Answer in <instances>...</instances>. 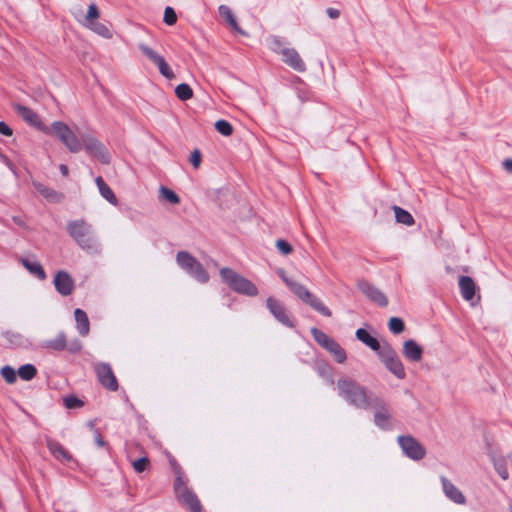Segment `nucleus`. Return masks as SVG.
Here are the masks:
<instances>
[{
  "mask_svg": "<svg viewBox=\"0 0 512 512\" xmlns=\"http://www.w3.org/2000/svg\"><path fill=\"white\" fill-rule=\"evenodd\" d=\"M0 373L8 384H13L17 379V372L11 366L2 367Z\"/></svg>",
  "mask_w": 512,
  "mask_h": 512,
  "instance_id": "nucleus-36",
  "label": "nucleus"
},
{
  "mask_svg": "<svg viewBox=\"0 0 512 512\" xmlns=\"http://www.w3.org/2000/svg\"><path fill=\"white\" fill-rule=\"evenodd\" d=\"M215 129L223 136H230L233 133V126L226 120H218L215 123Z\"/></svg>",
  "mask_w": 512,
  "mask_h": 512,
  "instance_id": "nucleus-34",
  "label": "nucleus"
},
{
  "mask_svg": "<svg viewBox=\"0 0 512 512\" xmlns=\"http://www.w3.org/2000/svg\"><path fill=\"white\" fill-rule=\"evenodd\" d=\"M194 279L201 283H205L209 279L208 273L203 269V267L194 260Z\"/></svg>",
  "mask_w": 512,
  "mask_h": 512,
  "instance_id": "nucleus-38",
  "label": "nucleus"
},
{
  "mask_svg": "<svg viewBox=\"0 0 512 512\" xmlns=\"http://www.w3.org/2000/svg\"><path fill=\"white\" fill-rule=\"evenodd\" d=\"M139 50L148 60H150L155 66H157L162 76L169 80L175 78L173 70L171 69V67L161 54H159L157 51H155L153 48L149 47L146 44H140Z\"/></svg>",
  "mask_w": 512,
  "mask_h": 512,
  "instance_id": "nucleus-10",
  "label": "nucleus"
},
{
  "mask_svg": "<svg viewBox=\"0 0 512 512\" xmlns=\"http://www.w3.org/2000/svg\"><path fill=\"white\" fill-rule=\"evenodd\" d=\"M460 293L466 301H471L476 293V285L469 276H461L458 281Z\"/></svg>",
  "mask_w": 512,
  "mask_h": 512,
  "instance_id": "nucleus-21",
  "label": "nucleus"
},
{
  "mask_svg": "<svg viewBox=\"0 0 512 512\" xmlns=\"http://www.w3.org/2000/svg\"><path fill=\"white\" fill-rule=\"evenodd\" d=\"M503 166H504L506 171L512 173V159H506L503 162Z\"/></svg>",
  "mask_w": 512,
  "mask_h": 512,
  "instance_id": "nucleus-47",
  "label": "nucleus"
},
{
  "mask_svg": "<svg viewBox=\"0 0 512 512\" xmlns=\"http://www.w3.org/2000/svg\"><path fill=\"white\" fill-rule=\"evenodd\" d=\"M67 346L66 336L63 332L59 333L55 339L49 340L45 343V347L53 350L61 351Z\"/></svg>",
  "mask_w": 512,
  "mask_h": 512,
  "instance_id": "nucleus-31",
  "label": "nucleus"
},
{
  "mask_svg": "<svg viewBox=\"0 0 512 512\" xmlns=\"http://www.w3.org/2000/svg\"><path fill=\"white\" fill-rule=\"evenodd\" d=\"M283 281L289 289L303 302L310 305L314 310L326 317H331V310L324 305V303L316 296H313L310 291L302 284L293 281L286 276H282Z\"/></svg>",
  "mask_w": 512,
  "mask_h": 512,
  "instance_id": "nucleus-4",
  "label": "nucleus"
},
{
  "mask_svg": "<svg viewBox=\"0 0 512 512\" xmlns=\"http://www.w3.org/2000/svg\"><path fill=\"white\" fill-rule=\"evenodd\" d=\"M282 56V61L297 72H304L306 65L298 51L294 48H284L277 51Z\"/></svg>",
  "mask_w": 512,
  "mask_h": 512,
  "instance_id": "nucleus-14",
  "label": "nucleus"
},
{
  "mask_svg": "<svg viewBox=\"0 0 512 512\" xmlns=\"http://www.w3.org/2000/svg\"><path fill=\"white\" fill-rule=\"evenodd\" d=\"M0 133L9 137L13 134V131L5 122H0Z\"/></svg>",
  "mask_w": 512,
  "mask_h": 512,
  "instance_id": "nucleus-43",
  "label": "nucleus"
},
{
  "mask_svg": "<svg viewBox=\"0 0 512 512\" xmlns=\"http://www.w3.org/2000/svg\"><path fill=\"white\" fill-rule=\"evenodd\" d=\"M220 275L223 281L235 292L250 297L258 295L257 287L247 278L229 268H222Z\"/></svg>",
  "mask_w": 512,
  "mask_h": 512,
  "instance_id": "nucleus-5",
  "label": "nucleus"
},
{
  "mask_svg": "<svg viewBox=\"0 0 512 512\" xmlns=\"http://www.w3.org/2000/svg\"><path fill=\"white\" fill-rule=\"evenodd\" d=\"M402 352L406 359L418 362L422 359L423 349L415 340L409 339L403 343Z\"/></svg>",
  "mask_w": 512,
  "mask_h": 512,
  "instance_id": "nucleus-20",
  "label": "nucleus"
},
{
  "mask_svg": "<svg viewBox=\"0 0 512 512\" xmlns=\"http://www.w3.org/2000/svg\"><path fill=\"white\" fill-rule=\"evenodd\" d=\"M81 349V344L80 343H74L72 345V347L70 348V351L72 352H77Z\"/></svg>",
  "mask_w": 512,
  "mask_h": 512,
  "instance_id": "nucleus-50",
  "label": "nucleus"
},
{
  "mask_svg": "<svg viewBox=\"0 0 512 512\" xmlns=\"http://www.w3.org/2000/svg\"><path fill=\"white\" fill-rule=\"evenodd\" d=\"M96 374L100 383L111 391L118 389V383L111 367L106 363L96 365Z\"/></svg>",
  "mask_w": 512,
  "mask_h": 512,
  "instance_id": "nucleus-15",
  "label": "nucleus"
},
{
  "mask_svg": "<svg viewBox=\"0 0 512 512\" xmlns=\"http://www.w3.org/2000/svg\"><path fill=\"white\" fill-rule=\"evenodd\" d=\"M326 12H327V15H328L330 18H332V19H336V18H338V17H339V15H340L339 10H337V9H335V8H328Z\"/></svg>",
  "mask_w": 512,
  "mask_h": 512,
  "instance_id": "nucleus-45",
  "label": "nucleus"
},
{
  "mask_svg": "<svg viewBox=\"0 0 512 512\" xmlns=\"http://www.w3.org/2000/svg\"><path fill=\"white\" fill-rule=\"evenodd\" d=\"M372 405L380 408L374 415L375 424L382 429H387L390 425V414L385 408L383 401L375 397Z\"/></svg>",
  "mask_w": 512,
  "mask_h": 512,
  "instance_id": "nucleus-19",
  "label": "nucleus"
},
{
  "mask_svg": "<svg viewBox=\"0 0 512 512\" xmlns=\"http://www.w3.org/2000/svg\"><path fill=\"white\" fill-rule=\"evenodd\" d=\"M163 21L169 26L174 25L176 23L177 15L172 7L168 6L165 8Z\"/></svg>",
  "mask_w": 512,
  "mask_h": 512,
  "instance_id": "nucleus-39",
  "label": "nucleus"
},
{
  "mask_svg": "<svg viewBox=\"0 0 512 512\" xmlns=\"http://www.w3.org/2000/svg\"><path fill=\"white\" fill-rule=\"evenodd\" d=\"M177 263L190 271L192 269V257L187 252H179L176 257Z\"/></svg>",
  "mask_w": 512,
  "mask_h": 512,
  "instance_id": "nucleus-37",
  "label": "nucleus"
},
{
  "mask_svg": "<svg viewBox=\"0 0 512 512\" xmlns=\"http://www.w3.org/2000/svg\"><path fill=\"white\" fill-rule=\"evenodd\" d=\"M378 356L384 366L398 379H404L406 376L404 365L397 352L390 346L385 345L378 352Z\"/></svg>",
  "mask_w": 512,
  "mask_h": 512,
  "instance_id": "nucleus-7",
  "label": "nucleus"
},
{
  "mask_svg": "<svg viewBox=\"0 0 512 512\" xmlns=\"http://www.w3.org/2000/svg\"><path fill=\"white\" fill-rule=\"evenodd\" d=\"M67 230L80 247L89 251L96 250V241L91 235V226L84 220L69 222Z\"/></svg>",
  "mask_w": 512,
  "mask_h": 512,
  "instance_id": "nucleus-6",
  "label": "nucleus"
},
{
  "mask_svg": "<svg viewBox=\"0 0 512 512\" xmlns=\"http://www.w3.org/2000/svg\"><path fill=\"white\" fill-rule=\"evenodd\" d=\"M360 291L377 305L385 307L388 305V299L385 294L368 282H360L358 285Z\"/></svg>",
  "mask_w": 512,
  "mask_h": 512,
  "instance_id": "nucleus-16",
  "label": "nucleus"
},
{
  "mask_svg": "<svg viewBox=\"0 0 512 512\" xmlns=\"http://www.w3.org/2000/svg\"><path fill=\"white\" fill-rule=\"evenodd\" d=\"M49 135L56 136L71 153H78L85 149L89 154L98 158L103 164L110 163V154L106 147L92 135L86 134L78 137L76 133L64 122L55 121L49 127Z\"/></svg>",
  "mask_w": 512,
  "mask_h": 512,
  "instance_id": "nucleus-1",
  "label": "nucleus"
},
{
  "mask_svg": "<svg viewBox=\"0 0 512 512\" xmlns=\"http://www.w3.org/2000/svg\"><path fill=\"white\" fill-rule=\"evenodd\" d=\"M148 463H149L148 458L142 457V458H139V459L133 461L132 465L136 472L141 473L146 469Z\"/></svg>",
  "mask_w": 512,
  "mask_h": 512,
  "instance_id": "nucleus-42",
  "label": "nucleus"
},
{
  "mask_svg": "<svg viewBox=\"0 0 512 512\" xmlns=\"http://www.w3.org/2000/svg\"><path fill=\"white\" fill-rule=\"evenodd\" d=\"M275 244L279 252L283 255H289L293 251L292 246L286 240L278 239Z\"/></svg>",
  "mask_w": 512,
  "mask_h": 512,
  "instance_id": "nucleus-40",
  "label": "nucleus"
},
{
  "mask_svg": "<svg viewBox=\"0 0 512 512\" xmlns=\"http://www.w3.org/2000/svg\"><path fill=\"white\" fill-rule=\"evenodd\" d=\"M499 475L501 476L502 479L506 480L508 478V472L506 469H503V470H499Z\"/></svg>",
  "mask_w": 512,
  "mask_h": 512,
  "instance_id": "nucleus-51",
  "label": "nucleus"
},
{
  "mask_svg": "<svg viewBox=\"0 0 512 512\" xmlns=\"http://www.w3.org/2000/svg\"><path fill=\"white\" fill-rule=\"evenodd\" d=\"M193 507H194V512H201V510H202V506L200 504V501L195 496H194Z\"/></svg>",
  "mask_w": 512,
  "mask_h": 512,
  "instance_id": "nucleus-48",
  "label": "nucleus"
},
{
  "mask_svg": "<svg viewBox=\"0 0 512 512\" xmlns=\"http://www.w3.org/2000/svg\"><path fill=\"white\" fill-rule=\"evenodd\" d=\"M14 110L22 119L30 126L35 127L43 133H50L49 127L46 126L40 119L39 115L27 106L15 104Z\"/></svg>",
  "mask_w": 512,
  "mask_h": 512,
  "instance_id": "nucleus-13",
  "label": "nucleus"
},
{
  "mask_svg": "<svg viewBox=\"0 0 512 512\" xmlns=\"http://www.w3.org/2000/svg\"><path fill=\"white\" fill-rule=\"evenodd\" d=\"M34 187L47 201L51 203H60L64 199L63 193L49 188L41 183L35 182Z\"/></svg>",
  "mask_w": 512,
  "mask_h": 512,
  "instance_id": "nucleus-23",
  "label": "nucleus"
},
{
  "mask_svg": "<svg viewBox=\"0 0 512 512\" xmlns=\"http://www.w3.org/2000/svg\"><path fill=\"white\" fill-rule=\"evenodd\" d=\"M389 330L394 334H400L404 331L405 325L401 318L391 317L388 322Z\"/></svg>",
  "mask_w": 512,
  "mask_h": 512,
  "instance_id": "nucleus-35",
  "label": "nucleus"
},
{
  "mask_svg": "<svg viewBox=\"0 0 512 512\" xmlns=\"http://www.w3.org/2000/svg\"><path fill=\"white\" fill-rule=\"evenodd\" d=\"M175 94L180 100L185 101L192 97V89L188 84L183 83L175 88Z\"/></svg>",
  "mask_w": 512,
  "mask_h": 512,
  "instance_id": "nucleus-33",
  "label": "nucleus"
},
{
  "mask_svg": "<svg viewBox=\"0 0 512 512\" xmlns=\"http://www.w3.org/2000/svg\"><path fill=\"white\" fill-rule=\"evenodd\" d=\"M219 14L220 16L229 24V26L236 31L237 33L241 35H245L246 33L239 27L236 18L232 12V10L226 6L221 5L219 7Z\"/></svg>",
  "mask_w": 512,
  "mask_h": 512,
  "instance_id": "nucleus-26",
  "label": "nucleus"
},
{
  "mask_svg": "<svg viewBox=\"0 0 512 512\" xmlns=\"http://www.w3.org/2000/svg\"><path fill=\"white\" fill-rule=\"evenodd\" d=\"M266 307L278 322L286 327L294 328V320L290 317L286 307L279 300L272 296L268 297Z\"/></svg>",
  "mask_w": 512,
  "mask_h": 512,
  "instance_id": "nucleus-12",
  "label": "nucleus"
},
{
  "mask_svg": "<svg viewBox=\"0 0 512 512\" xmlns=\"http://www.w3.org/2000/svg\"><path fill=\"white\" fill-rule=\"evenodd\" d=\"M74 317L76 321V328L81 336H87L90 331V323L88 316L82 309H75Z\"/></svg>",
  "mask_w": 512,
  "mask_h": 512,
  "instance_id": "nucleus-24",
  "label": "nucleus"
},
{
  "mask_svg": "<svg viewBox=\"0 0 512 512\" xmlns=\"http://www.w3.org/2000/svg\"><path fill=\"white\" fill-rule=\"evenodd\" d=\"M202 161V155L199 150L194 149V169L198 168Z\"/></svg>",
  "mask_w": 512,
  "mask_h": 512,
  "instance_id": "nucleus-44",
  "label": "nucleus"
},
{
  "mask_svg": "<svg viewBox=\"0 0 512 512\" xmlns=\"http://www.w3.org/2000/svg\"><path fill=\"white\" fill-rule=\"evenodd\" d=\"M444 494L447 498L456 504L463 505L466 503V498L463 493L446 477L441 476L440 478Z\"/></svg>",
  "mask_w": 512,
  "mask_h": 512,
  "instance_id": "nucleus-18",
  "label": "nucleus"
},
{
  "mask_svg": "<svg viewBox=\"0 0 512 512\" xmlns=\"http://www.w3.org/2000/svg\"><path fill=\"white\" fill-rule=\"evenodd\" d=\"M311 334L317 344L330 352L338 363L345 362L347 358L345 350L332 337L317 328H312Z\"/></svg>",
  "mask_w": 512,
  "mask_h": 512,
  "instance_id": "nucleus-8",
  "label": "nucleus"
},
{
  "mask_svg": "<svg viewBox=\"0 0 512 512\" xmlns=\"http://www.w3.org/2000/svg\"><path fill=\"white\" fill-rule=\"evenodd\" d=\"M37 370L32 364H25L18 370V375L21 379L29 381L35 377Z\"/></svg>",
  "mask_w": 512,
  "mask_h": 512,
  "instance_id": "nucleus-32",
  "label": "nucleus"
},
{
  "mask_svg": "<svg viewBox=\"0 0 512 512\" xmlns=\"http://www.w3.org/2000/svg\"><path fill=\"white\" fill-rule=\"evenodd\" d=\"M56 290L64 295H70L74 289V281L66 271H58L54 278Z\"/></svg>",
  "mask_w": 512,
  "mask_h": 512,
  "instance_id": "nucleus-17",
  "label": "nucleus"
},
{
  "mask_svg": "<svg viewBox=\"0 0 512 512\" xmlns=\"http://www.w3.org/2000/svg\"><path fill=\"white\" fill-rule=\"evenodd\" d=\"M64 403L68 409H74L83 406V402L75 396L66 397L64 399Z\"/></svg>",
  "mask_w": 512,
  "mask_h": 512,
  "instance_id": "nucleus-41",
  "label": "nucleus"
},
{
  "mask_svg": "<svg viewBox=\"0 0 512 512\" xmlns=\"http://www.w3.org/2000/svg\"><path fill=\"white\" fill-rule=\"evenodd\" d=\"M339 395L349 404L360 408L368 409L372 406L374 398L369 395L367 389L351 378H341L337 381Z\"/></svg>",
  "mask_w": 512,
  "mask_h": 512,
  "instance_id": "nucleus-2",
  "label": "nucleus"
},
{
  "mask_svg": "<svg viewBox=\"0 0 512 512\" xmlns=\"http://www.w3.org/2000/svg\"><path fill=\"white\" fill-rule=\"evenodd\" d=\"M169 463L174 475L173 491L175 499L180 505L192 511V494L188 486L189 478L174 458H170Z\"/></svg>",
  "mask_w": 512,
  "mask_h": 512,
  "instance_id": "nucleus-3",
  "label": "nucleus"
},
{
  "mask_svg": "<svg viewBox=\"0 0 512 512\" xmlns=\"http://www.w3.org/2000/svg\"><path fill=\"white\" fill-rule=\"evenodd\" d=\"M398 443L405 455L413 460H421L426 454L422 444L410 435L399 436Z\"/></svg>",
  "mask_w": 512,
  "mask_h": 512,
  "instance_id": "nucleus-11",
  "label": "nucleus"
},
{
  "mask_svg": "<svg viewBox=\"0 0 512 512\" xmlns=\"http://www.w3.org/2000/svg\"><path fill=\"white\" fill-rule=\"evenodd\" d=\"M21 264L25 267V269L37 277L40 280L46 279V273L41 265V263L36 260L35 258H21L20 259Z\"/></svg>",
  "mask_w": 512,
  "mask_h": 512,
  "instance_id": "nucleus-22",
  "label": "nucleus"
},
{
  "mask_svg": "<svg viewBox=\"0 0 512 512\" xmlns=\"http://www.w3.org/2000/svg\"><path fill=\"white\" fill-rule=\"evenodd\" d=\"M59 170H60V172L62 173L63 176H67L68 173H69L68 167L66 165H64V164H61L59 166Z\"/></svg>",
  "mask_w": 512,
  "mask_h": 512,
  "instance_id": "nucleus-49",
  "label": "nucleus"
},
{
  "mask_svg": "<svg viewBox=\"0 0 512 512\" xmlns=\"http://www.w3.org/2000/svg\"><path fill=\"white\" fill-rule=\"evenodd\" d=\"M99 16L100 12L97 6L94 3L90 4L82 22L83 26L105 39H111L113 36L111 30L105 24L98 21Z\"/></svg>",
  "mask_w": 512,
  "mask_h": 512,
  "instance_id": "nucleus-9",
  "label": "nucleus"
},
{
  "mask_svg": "<svg viewBox=\"0 0 512 512\" xmlns=\"http://www.w3.org/2000/svg\"><path fill=\"white\" fill-rule=\"evenodd\" d=\"M355 335L359 341L370 347L373 351L379 352L382 349L379 341L372 337L365 329H357Z\"/></svg>",
  "mask_w": 512,
  "mask_h": 512,
  "instance_id": "nucleus-27",
  "label": "nucleus"
},
{
  "mask_svg": "<svg viewBox=\"0 0 512 512\" xmlns=\"http://www.w3.org/2000/svg\"><path fill=\"white\" fill-rule=\"evenodd\" d=\"M95 183L99 189L101 196L105 198L109 203L117 205L118 201L115 194L113 193L111 188L105 183L102 177H97L95 179Z\"/></svg>",
  "mask_w": 512,
  "mask_h": 512,
  "instance_id": "nucleus-28",
  "label": "nucleus"
},
{
  "mask_svg": "<svg viewBox=\"0 0 512 512\" xmlns=\"http://www.w3.org/2000/svg\"><path fill=\"white\" fill-rule=\"evenodd\" d=\"M393 211L398 223L404 224L406 226H412L414 224V218L408 211L398 206H393Z\"/></svg>",
  "mask_w": 512,
  "mask_h": 512,
  "instance_id": "nucleus-29",
  "label": "nucleus"
},
{
  "mask_svg": "<svg viewBox=\"0 0 512 512\" xmlns=\"http://www.w3.org/2000/svg\"><path fill=\"white\" fill-rule=\"evenodd\" d=\"M47 446L51 454L57 460L62 462H70L72 460V456L61 444L54 441H49Z\"/></svg>",
  "mask_w": 512,
  "mask_h": 512,
  "instance_id": "nucleus-25",
  "label": "nucleus"
},
{
  "mask_svg": "<svg viewBox=\"0 0 512 512\" xmlns=\"http://www.w3.org/2000/svg\"><path fill=\"white\" fill-rule=\"evenodd\" d=\"M95 442L99 447H103L105 442L99 432H95Z\"/></svg>",
  "mask_w": 512,
  "mask_h": 512,
  "instance_id": "nucleus-46",
  "label": "nucleus"
},
{
  "mask_svg": "<svg viewBox=\"0 0 512 512\" xmlns=\"http://www.w3.org/2000/svg\"><path fill=\"white\" fill-rule=\"evenodd\" d=\"M159 199L170 204H178L180 199L178 195L171 189L161 186L159 188Z\"/></svg>",
  "mask_w": 512,
  "mask_h": 512,
  "instance_id": "nucleus-30",
  "label": "nucleus"
}]
</instances>
